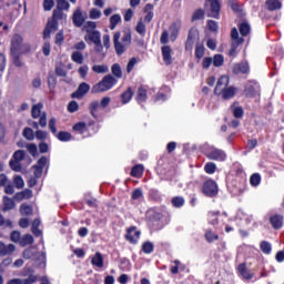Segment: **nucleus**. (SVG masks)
Returning a JSON list of instances; mask_svg holds the SVG:
<instances>
[{"label": "nucleus", "mask_w": 284, "mask_h": 284, "mask_svg": "<svg viewBox=\"0 0 284 284\" xmlns=\"http://www.w3.org/2000/svg\"><path fill=\"white\" fill-rule=\"evenodd\" d=\"M116 85V80L114 77L108 74L105 75L101 82L92 87V93L99 94L100 92H108V90H112Z\"/></svg>", "instance_id": "nucleus-1"}, {"label": "nucleus", "mask_w": 284, "mask_h": 284, "mask_svg": "<svg viewBox=\"0 0 284 284\" xmlns=\"http://www.w3.org/2000/svg\"><path fill=\"white\" fill-rule=\"evenodd\" d=\"M17 52H30V45L23 43V37H21V34H14L11 38V54H17Z\"/></svg>", "instance_id": "nucleus-2"}, {"label": "nucleus", "mask_w": 284, "mask_h": 284, "mask_svg": "<svg viewBox=\"0 0 284 284\" xmlns=\"http://www.w3.org/2000/svg\"><path fill=\"white\" fill-rule=\"evenodd\" d=\"M205 156H207L211 161L220 162H223L227 159V154L225 153V151L214 146H210L205 150Z\"/></svg>", "instance_id": "nucleus-3"}, {"label": "nucleus", "mask_w": 284, "mask_h": 284, "mask_svg": "<svg viewBox=\"0 0 284 284\" xmlns=\"http://www.w3.org/2000/svg\"><path fill=\"white\" fill-rule=\"evenodd\" d=\"M116 54L121 55L128 48H130V43H132V34L124 33L121 41L113 42Z\"/></svg>", "instance_id": "nucleus-4"}, {"label": "nucleus", "mask_w": 284, "mask_h": 284, "mask_svg": "<svg viewBox=\"0 0 284 284\" xmlns=\"http://www.w3.org/2000/svg\"><path fill=\"white\" fill-rule=\"evenodd\" d=\"M205 8L206 10H210L209 17H212L213 19L220 18L221 0H206Z\"/></svg>", "instance_id": "nucleus-5"}, {"label": "nucleus", "mask_w": 284, "mask_h": 284, "mask_svg": "<svg viewBox=\"0 0 284 284\" xmlns=\"http://www.w3.org/2000/svg\"><path fill=\"white\" fill-rule=\"evenodd\" d=\"M85 41H91V43L95 44V50L98 52H102L103 51V44H101V32L98 31H93L91 33H87V36L84 37Z\"/></svg>", "instance_id": "nucleus-6"}, {"label": "nucleus", "mask_w": 284, "mask_h": 284, "mask_svg": "<svg viewBox=\"0 0 284 284\" xmlns=\"http://www.w3.org/2000/svg\"><path fill=\"white\" fill-rule=\"evenodd\" d=\"M202 192L205 194V196H216L219 194V185L216 182H214V180H207L203 184Z\"/></svg>", "instance_id": "nucleus-7"}, {"label": "nucleus", "mask_w": 284, "mask_h": 284, "mask_svg": "<svg viewBox=\"0 0 284 284\" xmlns=\"http://www.w3.org/2000/svg\"><path fill=\"white\" fill-rule=\"evenodd\" d=\"M230 85V77L222 75L216 83L214 89L215 94L220 95Z\"/></svg>", "instance_id": "nucleus-8"}, {"label": "nucleus", "mask_w": 284, "mask_h": 284, "mask_svg": "<svg viewBox=\"0 0 284 284\" xmlns=\"http://www.w3.org/2000/svg\"><path fill=\"white\" fill-rule=\"evenodd\" d=\"M58 30H59V22H57V20L54 19L49 20L43 31L44 39H50V34H52V32H57Z\"/></svg>", "instance_id": "nucleus-9"}, {"label": "nucleus", "mask_w": 284, "mask_h": 284, "mask_svg": "<svg viewBox=\"0 0 284 284\" xmlns=\"http://www.w3.org/2000/svg\"><path fill=\"white\" fill-rule=\"evenodd\" d=\"M90 92V84L82 82L78 90L71 94L72 99H83Z\"/></svg>", "instance_id": "nucleus-10"}, {"label": "nucleus", "mask_w": 284, "mask_h": 284, "mask_svg": "<svg viewBox=\"0 0 284 284\" xmlns=\"http://www.w3.org/2000/svg\"><path fill=\"white\" fill-rule=\"evenodd\" d=\"M125 239L133 244L139 243V239H141V231L136 230V227H131L128 230Z\"/></svg>", "instance_id": "nucleus-11"}, {"label": "nucleus", "mask_w": 284, "mask_h": 284, "mask_svg": "<svg viewBox=\"0 0 284 284\" xmlns=\"http://www.w3.org/2000/svg\"><path fill=\"white\" fill-rule=\"evenodd\" d=\"M197 39H199V31L196 29H191L187 36L186 44H185L186 50H192Z\"/></svg>", "instance_id": "nucleus-12"}, {"label": "nucleus", "mask_w": 284, "mask_h": 284, "mask_svg": "<svg viewBox=\"0 0 284 284\" xmlns=\"http://www.w3.org/2000/svg\"><path fill=\"white\" fill-rule=\"evenodd\" d=\"M222 216H227V213H224L221 215L220 212L211 211L207 214V222L210 225L216 226L219 225V221L222 219Z\"/></svg>", "instance_id": "nucleus-13"}, {"label": "nucleus", "mask_w": 284, "mask_h": 284, "mask_svg": "<svg viewBox=\"0 0 284 284\" xmlns=\"http://www.w3.org/2000/svg\"><path fill=\"white\" fill-rule=\"evenodd\" d=\"M73 23L77 28H81L83 23H85V18L83 17V12L81 11V8H78L73 13Z\"/></svg>", "instance_id": "nucleus-14"}, {"label": "nucleus", "mask_w": 284, "mask_h": 284, "mask_svg": "<svg viewBox=\"0 0 284 284\" xmlns=\"http://www.w3.org/2000/svg\"><path fill=\"white\" fill-rule=\"evenodd\" d=\"M16 250L14 244L6 245L3 242H0V256H8V254H12Z\"/></svg>", "instance_id": "nucleus-15"}, {"label": "nucleus", "mask_w": 284, "mask_h": 284, "mask_svg": "<svg viewBox=\"0 0 284 284\" xmlns=\"http://www.w3.org/2000/svg\"><path fill=\"white\" fill-rule=\"evenodd\" d=\"M233 72L234 74H247V72H250V64H247V62L235 64Z\"/></svg>", "instance_id": "nucleus-16"}, {"label": "nucleus", "mask_w": 284, "mask_h": 284, "mask_svg": "<svg viewBox=\"0 0 284 284\" xmlns=\"http://www.w3.org/2000/svg\"><path fill=\"white\" fill-rule=\"evenodd\" d=\"M163 61L166 65L172 63V48L164 45L162 47Z\"/></svg>", "instance_id": "nucleus-17"}, {"label": "nucleus", "mask_w": 284, "mask_h": 284, "mask_svg": "<svg viewBox=\"0 0 284 284\" xmlns=\"http://www.w3.org/2000/svg\"><path fill=\"white\" fill-rule=\"evenodd\" d=\"M258 90H260L258 83H256L254 81H250L246 84L245 93L248 97H254V94H256V92H258Z\"/></svg>", "instance_id": "nucleus-18"}, {"label": "nucleus", "mask_w": 284, "mask_h": 284, "mask_svg": "<svg viewBox=\"0 0 284 284\" xmlns=\"http://www.w3.org/2000/svg\"><path fill=\"white\" fill-rule=\"evenodd\" d=\"M179 30H181V23L178 22H173L170 27V39L171 41H176V37H179Z\"/></svg>", "instance_id": "nucleus-19"}, {"label": "nucleus", "mask_w": 284, "mask_h": 284, "mask_svg": "<svg viewBox=\"0 0 284 284\" xmlns=\"http://www.w3.org/2000/svg\"><path fill=\"white\" fill-rule=\"evenodd\" d=\"M234 94H236V88L234 87H226L222 93H220L217 97H222V99H233Z\"/></svg>", "instance_id": "nucleus-20"}, {"label": "nucleus", "mask_w": 284, "mask_h": 284, "mask_svg": "<svg viewBox=\"0 0 284 284\" xmlns=\"http://www.w3.org/2000/svg\"><path fill=\"white\" fill-rule=\"evenodd\" d=\"M237 270H239V273L241 274V276H243V278H246L247 281H250V278H254V273H252L250 270H247L245 264H240Z\"/></svg>", "instance_id": "nucleus-21"}, {"label": "nucleus", "mask_w": 284, "mask_h": 284, "mask_svg": "<svg viewBox=\"0 0 284 284\" xmlns=\"http://www.w3.org/2000/svg\"><path fill=\"white\" fill-rule=\"evenodd\" d=\"M16 201H24L32 199V190L26 189L22 192H19L14 195Z\"/></svg>", "instance_id": "nucleus-22"}, {"label": "nucleus", "mask_w": 284, "mask_h": 284, "mask_svg": "<svg viewBox=\"0 0 284 284\" xmlns=\"http://www.w3.org/2000/svg\"><path fill=\"white\" fill-rule=\"evenodd\" d=\"M271 224L274 227V230H280V227H283V216L281 215H273L271 219Z\"/></svg>", "instance_id": "nucleus-23"}, {"label": "nucleus", "mask_w": 284, "mask_h": 284, "mask_svg": "<svg viewBox=\"0 0 284 284\" xmlns=\"http://www.w3.org/2000/svg\"><path fill=\"white\" fill-rule=\"evenodd\" d=\"M143 164H136L131 170V176H134L135 179H141V176H143Z\"/></svg>", "instance_id": "nucleus-24"}, {"label": "nucleus", "mask_w": 284, "mask_h": 284, "mask_svg": "<svg viewBox=\"0 0 284 284\" xmlns=\"http://www.w3.org/2000/svg\"><path fill=\"white\" fill-rule=\"evenodd\" d=\"M92 265L94 267H103V255L101 253H95L91 260Z\"/></svg>", "instance_id": "nucleus-25"}, {"label": "nucleus", "mask_w": 284, "mask_h": 284, "mask_svg": "<svg viewBox=\"0 0 284 284\" xmlns=\"http://www.w3.org/2000/svg\"><path fill=\"white\" fill-rule=\"evenodd\" d=\"M110 71V68L106 64H95L92 67V72L95 74H106Z\"/></svg>", "instance_id": "nucleus-26"}, {"label": "nucleus", "mask_w": 284, "mask_h": 284, "mask_svg": "<svg viewBox=\"0 0 284 284\" xmlns=\"http://www.w3.org/2000/svg\"><path fill=\"white\" fill-rule=\"evenodd\" d=\"M266 8L270 11L281 10L282 4H281V1H278V0H267Z\"/></svg>", "instance_id": "nucleus-27"}, {"label": "nucleus", "mask_w": 284, "mask_h": 284, "mask_svg": "<svg viewBox=\"0 0 284 284\" xmlns=\"http://www.w3.org/2000/svg\"><path fill=\"white\" fill-rule=\"evenodd\" d=\"M119 23H121V14L115 13L110 18V30H115Z\"/></svg>", "instance_id": "nucleus-28"}, {"label": "nucleus", "mask_w": 284, "mask_h": 284, "mask_svg": "<svg viewBox=\"0 0 284 284\" xmlns=\"http://www.w3.org/2000/svg\"><path fill=\"white\" fill-rule=\"evenodd\" d=\"M83 31L87 32V34H90L92 32H97V22L94 21H88L83 26Z\"/></svg>", "instance_id": "nucleus-29"}, {"label": "nucleus", "mask_w": 284, "mask_h": 284, "mask_svg": "<svg viewBox=\"0 0 284 284\" xmlns=\"http://www.w3.org/2000/svg\"><path fill=\"white\" fill-rule=\"evenodd\" d=\"M71 60L73 61V63H78V65H82V63H83V53H81V51H74L71 54Z\"/></svg>", "instance_id": "nucleus-30"}, {"label": "nucleus", "mask_w": 284, "mask_h": 284, "mask_svg": "<svg viewBox=\"0 0 284 284\" xmlns=\"http://www.w3.org/2000/svg\"><path fill=\"white\" fill-rule=\"evenodd\" d=\"M111 72L113 77H116V79H122L123 77V71L121 70V65L119 63H114L111 67Z\"/></svg>", "instance_id": "nucleus-31"}, {"label": "nucleus", "mask_w": 284, "mask_h": 284, "mask_svg": "<svg viewBox=\"0 0 284 284\" xmlns=\"http://www.w3.org/2000/svg\"><path fill=\"white\" fill-rule=\"evenodd\" d=\"M41 225V220L36 219L31 226V232L34 234V236H41V230H39V226Z\"/></svg>", "instance_id": "nucleus-32"}, {"label": "nucleus", "mask_w": 284, "mask_h": 284, "mask_svg": "<svg viewBox=\"0 0 284 284\" xmlns=\"http://www.w3.org/2000/svg\"><path fill=\"white\" fill-rule=\"evenodd\" d=\"M34 243V237L31 234H27L20 240L21 247H26V245H32Z\"/></svg>", "instance_id": "nucleus-33"}, {"label": "nucleus", "mask_w": 284, "mask_h": 284, "mask_svg": "<svg viewBox=\"0 0 284 284\" xmlns=\"http://www.w3.org/2000/svg\"><path fill=\"white\" fill-rule=\"evenodd\" d=\"M74 132H78L79 134H84V132H88V124L85 122H78L73 126Z\"/></svg>", "instance_id": "nucleus-34"}, {"label": "nucleus", "mask_w": 284, "mask_h": 284, "mask_svg": "<svg viewBox=\"0 0 284 284\" xmlns=\"http://www.w3.org/2000/svg\"><path fill=\"white\" fill-rule=\"evenodd\" d=\"M146 99H148V90H145L144 88H139L138 95H136V100L139 101V103H143L144 101H146Z\"/></svg>", "instance_id": "nucleus-35"}, {"label": "nucleus", "mask_w": 284, "mask_h": 284, "mask_svg": "<svg viewBox=\"0 0 284 284\" xmlns=\"http://www.w3.org/2000/svg\"><path fill=\"white\" fill-rule=\"evenodd\" d=\"M3 203H4L3 212H8V210H14V200L8 196H4Z\"/></svg>", "instance_id": "nucleus-36"}, {"label": "nucleus", "mask_w": 284, "mask_h": 284, "mask_svg": "<svg viewBox=\"0 0 284 284\" xmlns=\"http://www.w3.org/2000/svg\"><path fill=\"white\" fill-rule=\"evenodd\" d=\"M43 109V105L41 103L36 104L32 106L31 114L33 119H39L41 116V110Z\"/></svg>", "instance_id": "nucleus-37"}, {"label": "nucleus", "mask_w": 284, "mask_h": 284, "mask_svg": "<svg viewBox=\"0 0 284 284\" xmlns=\"http://www.w3.org/2000/svg\"><path fill=\"white\" fill-rule=\"evenodd\" d=\"M204 236L207 243H214V241H219V235L214 233L212 230H207Z\"/></svg>", "instance_id": "nucleus-38"}, {"label": "nucleus", "mask_w": 284, "mask_h": 284, "mask_svg": "<svg viewBox=\"0 0 284 284\" xmlns=\"http://www.w3.org/2000/svg\"><path fill=\"white\" fill-rule=\"evenodd\" d=\"M224 61H225V59L223 58L222 54H215L212 58V62H213L214 68H221V65H223Z\"/></svg>", "instance_id": "nucleus-39"}, {"label": "nucleus", "mask_w": 284, "mask_h": 284, "mask_svg": "<svg viewBox=\"0 0 284 284\" xmlns=\"http://www.w3.org/2000/svg\"><path fill=\"white\" fill-rule=\"evenodd\" d=\"M57 139L62 142L72 141V134L69 132L61 131L57 134Z\"/></svg>", "instance_id": "nucleus-40"}, {"label": "nucleus", "mask_w": 284, "mask_h": 284, "mask_svg": "<svg viewBox=\"0 0 284 284\" xmlns=\"http://www.w3.org/2000/svg\"><path fill=\"white\" fill-rule=\"evenodd\" d=\"M132 89H128L126 91H124L122 94H121V99H122V103H130V101H132Z\"/></svg>", "instance_id": "nucleus-41"}, {"label": "nucleus", "mask_w": 284, "mask_h": 284, "mask_svg": "<svg viewBox=\"0 0 284 284\" xmlns=\"http://www.w3.org/2000/svg\"><path fill=\"white\" fill-rule=\"evenodd\" d=\"M231 38L233 39V41H235L236 45H241V43H243V38H239V29L237 28L232 29Z\"/></svg>", "instance_id": "nucleus-42"}, {"label": "nucleus", "mask_w": 284, "mask_h": 284, "mask_svg": "<svg viewBox=\"0 0 284 284\" xmlns=\"http://www.w3.org/2000/svg\"><path fill=\"white\" fill-rule=\"evenodd\" d=\"M241 216L244 217V224L245 225H250V223H252V215H250V214H247V213H245L243 211H239L236 213V219H241Z\"/></svg>", "instance_id": "nucleus-43"}, {"label": "nucleus", "mask_w": 284, "mask_h": 284, "mask_svg": "<svg viewBox=\"0 0 284 284\" xmlns=\"http://www.w3.org/2000/svg\"><path fill=\"white\" fill-rule=\"evenodd\" d=\"M13 183L18 190H23L26 186V182H23V178H21V175H16L13 178Z\"/></svg>", "instance_id": "nucleus-44"}, {"label": "nucleus", "mask_w": 284, "mask_h": 284, "mask_svg": "<svg viewBox=\"0 0 284 284\" xmlns=\"http://www.w3.org/2000/svg\"><path fill=\"white\" fill-rule=\"evenodd\" d=\"M58 10H70V2L67 0H57Z\"/></svg>", "instance_id": "nucleus-45"}, {"label": "nucleus", "mask_w": 284, "mask_h": 284, "mask_svg": "<svg viewBox=\"0 0 284 284\" xmlns=\"http://www.w3.org/2000/svg\"><path fill=\"white\" fill-rule=\"evenodd\" d=\"M260 247L263 254H272V244H270V242L263 241Z\"/></svg>", "instance_id": "nucleus-46"}, {"label": "nucleus", "mask_w": 284, "mask_h": 284, "mask_svg": "<svg viewBox=\"0 0 284 284\" xmlns=\"http://www.w3.org/2000/svg\"><path fill=\"white\" fill-rule=\"evenodd\" d=\"M173 263L175 266L171 267V274H179V268L185 270V265L181 264V261L175 260Z\"/></svg>", "instance_id": "nucleus-47"}, {"label": "nucleus", "mask_w": 284, "mask_h": 284, "mask_svg": "<svg viewBox=\"0 0 284 284\" xmlns=\"http://www.w3.org/2000/svg\"><path fill=\"white\" fill-rule=\"evenodd\" d=\"M250 30H251L250 23L242 22L240 24V33L242 34V37H247V33L250 32Z\"/></svg>", "instance_id": "nucleus-48"}, {"label": "nucleus", "mask_w": 284, "mask_h": 284, "mask_svg": "<svg viewBox=\"0 0 284 284\" xmlns=\"http://www.w3.org/2000/svg\"><path fill=\"white\" fill-rule=\"evenodd\" d=\"M206 174H214L216 172V164L214 162H209L204 166Z\"/></svg>", "instance_id": "nucleus-49"}, {"label": "nucleus", "mask_w": 284, "mask_h": 284, "mask_svg": "<svg viewBox=\"0 0 284 284\" xmlns=\"http://www.w3.org/2000/svg\"><path fill=\"white\" fill-rule=\"evenodd\" d=\"M20 213L23 216H30V214H32V206L28 205V204H22L20 206Z\"/></svg>", "instance_id": "nucleus-50"}, {"label": "nucleus", "mask_w": 284, "mask_h": 284, "mask_svg": "<svg viewBox=\"0 0 284 284\" xmlns=\"http://www.w3.org/2000/svg\"><path fill=\"white\" fill-rule=\"evenodd\" d=\"M22 134L28 141H34V131H32V129L26 128Z\"/></svg>", "instance_id": "nucleus-51"}, {"label": "nucleus", "mask_w": 284, "mask_h": 284, "mask_svg": "<svg viewBox=\"0 0 284 284\" xmlns=\"http://www.w3.org/2000/svg\"><path fill=\"white\" fill-rule=\"evenodd\" d=\"M250 183L253 187H257V185H261V175L255 173L251 176Z\"/></svg>", "instance_id": "nucleus-52"}, {"label": "nucleus", "mask_w": 284, "mask_h": 284, "mask_svg": "<svg viewBox=\"0 0 284 284\" xmlns=\"http://www.w3.org/2000/svg\"><path fill=\"white\" fill-rule=\"evenodd\" d=\"M184 204H185V200L183 197L175 196L172 199L173 207H183Z\"/></svg>", "instance_id": "nucleus-53"}, {"label": "nucleus", "mask_w": 284, "mask_h": 284, "mask_svg": "<svg viewBox=\"0 0 284 284\" xmlns=\"http://www.w3.org/2000/svg\"><path fill=\"white\" fill-rule=\"evenodd\" d=\"M142 251L144 252V254H152V252H154V244H152L151 242H145L142 245Z\"/></svg>", "instance_id": "nucleus-54"}, {"label": "nucleus", "mask_w": 284, "mask_h": 284, "mask_svg": "<svg viewBox=\"0 0 284 284\" xmlns=\"http://www.w3.org/2000/svg\"><path fill=\"white\" fill-rule=\"evenodd\" d=\"M204 54H205V47H203V44H197L195 48L196 59H203Z\"/></svg>", "instance_id": "nucleus-55"}, {"label": "nucleus", "mask_w": 284, "mask_h": 284, "mask_svg": "<svg viewBox=\"0 0 284 284\" xmlns=\"http://www.w3.org/2000/svg\"><path fill=\"white\" fill-rule=\"evenodd\" d=\"M9 165L13 172H21V162L18 160H11Z\"/></svg>", "instance_id": "nucleus-56"}, {"label": "nucleus", "mask_w": 284, "mask_h": 284, "mask_svg": "<svg viewBox=\"0 0 284 284\" xmlns=\"http://www.w3.org/2000/svg\"><path fill=\"white\" fill-rule=\"evenodd\" d=\"M135 31L138 34L143 37L145 34V23H143V20H140L135 27Z\"/></svg>", "instance_id": "nucleus-57"}, {"label": "nucleus", "mask_w": 284, "mask_h": 284, "mask_svg": "<svg viewBox=\"0 0 284 284\" xmlns=\"http://www.w3.org/2000/svg\"><path fill=\"white\" fill-rule=\"evenodd\" d=\"M78 72L81 79H85V77H88V72H90V67H88V64H84L79 68Z\"/></svg>", "instance_id": "nucleus-58"}, {"label": "nucleus", "mask_w": 284, "mask_h": 284, "mask_svg": "<svg viewBox=\"0 0 284 284\" xmlns=\"http://www.w3.org/2000/svg\"><path fill=\"white\" fill-rule=\"evenodd\" d=\"M21 54H24V53L23 52L11 53L13 59V64L17 65L18 68H21V65H23V63H21V60L19 59Z\"/></svg>", "instance_id": "nucleus-59"}, {"label": "nucleus", "mask_w": 284, "mask_h": 284, "mask_svg": "<svg viewBox=\"0 0 284 284\" xmlns=\"http://www.w3.org/2000/svg\"><path fill=\"white\" fill-rule=\"evenodd\" d=\"M101 10L97 9V8H92L89 12V18L90 19H93V20H97L101 17Z\"/></svg>", "instance_id": "nucleus-60"}, {"label": "nucleus", "mask_w": 284, "mask_h": 284, "mask_svg": "<svg viewBox=\"0 0 284 284\" xmlns=\"http://www.w3.org/2000/svg\"><path fill=\"white\" fill-rule=\"evenodd\" d=\"M26 159V152L23 150H18L13 153V161H23Z\"/></svg>", "instance_id": "nucleus-61"}, {"label": "nucleus", "mask_w": 284, "mask_h": 284, "mask_svg": "<svg viewBox=\"0 0 284 284\" xmlns=\"http://www.w3.org/2000/svg\"><path fill=\"white\" fill-rule=\"evenodd\" d=\"M27 150L28 152L32 155V156H37V153L39 152L38 148H37V144L34 143H30V144H27Z\"/></svg>", "instance_id": "nucleus-62"}, {"label": "nucleus", "mask_w": 284, "mask_h": 284, "mask_svg": "<svg viewBox=\"0 0 284 284\" xmlns=\"http://www.w3.org/2000/svg\"><path fill=\"white\" fill-rule=\"evenodd\" d=\"M207 28L211 32H219V23L214 20L207 21Z\"/></svg>", "instance_id": "nucleus-63"}, {"label": "nucleus", "mask_w": 284, "mask_h": 284, "mask_svg": "<svg viewBox=\"0 0 284 284\" xmlns=\"http://www.w3.org/2000/svg\"><path fill=\"white\" fill-rule=\"evenodd\" d=\"M39 281V277L37 275H29L27 278L22 280V284H34Z\"/></svg>", "instance_id": "nucleus-64"}]
</instances>
